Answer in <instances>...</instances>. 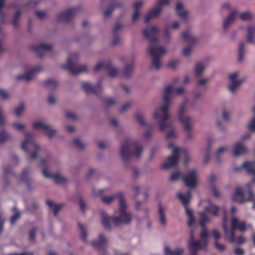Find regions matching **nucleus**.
I'll use <instances>...</instances> for the list:
<instances>
[{
    "mask_svg": "<svg viewBox=\"0 0 255 255\" xmlns=\"http://www.w3.org/2000/svg\"><path fill=\"white\" fill-rule=\"evenodd\" d=\"M231 223L233 229H239L241 232L246 231V224L244 221H240L237 218H232L231 219Z\"/></svg>",
    "mask_w": 255,
    "mask_h": 255,
    "instance_id": "nucleus-23",
    "label": "nucleus"
},
{
    "mask_svg": "<svg viewBox=\"0 0 255 255\" xmlns=\"http://www.w3.org/2000/svg\"><path fill=\"white\" fill-rule=\"evenodd\" d=\"M158 212H159V221L160 224L163 227H165L166 225V218L164 213V210L162 208L161 205L159 204L158 205Z\"/></svg>",
    "mask_w": 255,
    "mask_h": 255,
    "instance_id": "nucleus-32",
    "label": "nucleus"
},
{
    "mask_svg": "<svg viewBox=\"0 0 255 255\" xmlns=\"http://www.w3.org/2000/svg\"><path fill=\"white\" fill-rule=\"evenodd\" d=\"M209 79L208 78H202L199 79L197 82V85L198 86L203 87L204 89L207 88V84L209 82Z\"/></svg>",
    "mask_w": 255,
    "mask_h": 255,
    "instance_id": "nucleus-54",
    "label": "nucleus"
},
{
    "mask_svg": "<svg viewBox=\"0 0 255 255\" xmlns=\"http://www.w3.org/2000/svg\"><path fill=\"white\" fill-rule=\"evenodd\" d=\"M107 70L108 71V74L110 77H115L118 74V70L115 67L111 66L110 64Z\"/></svg>",
    "mask_w": 255,
    "mask_h": 255,
    "instance_id": "nucleus-53",
    "label": "nucleus"
},
{
    "mask_svg": "<svg viewBox=\"0 0 255 255\" xmlns=\"http://www.w3.org/2000/svg\"><path fill=\"white\" fill-rule=\"evenodd\" d=\"M78 200L79 202L80 209L83 212H84L87 207V204L81 196H79Z\"/></svg>",
    "mask_w": 255,
    "mask_h": 255,
    "instance_id": "nucleus-61",
    "label": "nucleus"
},
{
    "mask_svg": "<svg viewBox=\"0 0 255 255\" xmlns=\"http://www.w3.org/2000/svg\"><path fill=\"white\" fill-rule=\"evenodd\" d=\"M245 46V43L244 42H242L239 44L238 61L240 62L243 61L244 59V50Z\"/></svg>",
    "mask_w": 255,
    "mask_h": 255,
    "instance_id": "nucleus-45",
    "label": "nucleus"
},
{
    "mask_svg": "<svg viewBox=\"0 0 255 255\" xmlns=\"http://www.w3.org/2000/svg\"><path fill=\"white\" fill-rule=\"evenodd\" d=\"M168 4L169 0H158L156 5L147 13L144 18V22L147 23L152 18L157 17L160 14L163 7Z\"/></svg>",
    "mask_w": 255,
    "mask_h": 255,
    "instance_id": "nucleus-10",
    "label": "nucleus"
},
{
    "mask_svg": "<svg viewBox=\"0 0 255 255\" xmlns=\"http://www.w3.org/2000/svg\"><path fill=\"white\" fill-rule=\"evenodd\" d=\"M168 147L171 150L172 155L169 156L166 161L163 164V167L167 168L177 167L179 160L181 157L184 158L185 165L186 166L187 161L189 160L187 150L179 148L172 143H169Z\"/></svg>",
    "mask_w": 255,
    "mask_h": 255,
    "instance_id": "nucleus-4",
    "label": "nucleus"
},
{
    "mask_svg": "<svg viewBox=\"0 0 255 255\" xmlns=\"http://www.w3.org/2000/svg\"><path fill=\"white\" fill-rule=\"evenodd\" d=\"M243 82V81L241 80L231 82V84L229 86V90L232 93H235Z\"/></svg>",
    "mask_w": 255,
    "mask_h": 255,
    "instance_id": "nucleus-42",
    "label": "nucleus"
},
{
    "mask_svg": "<svg viewBox=\"0 0 255 255\" xmlns=\"http://www.w3.org/2000/svg\"><path fill=\"white\" fill-rule=\"evenodd\" d=\"M247 31V42L250 44H253L254 43V39L255 38V26L248 27Z\"/></svg>",
    "mask_w": 255,
    "mask_h": 255,
    "instance_id": "nucleus-31",
    "label": "nucleus"
},
{
    "mask_svg": "<svg viewBox=\"0 0 255 255\" xmlns=\"http://www.w3.org/2000/svg\"><path fill=\"white\" fill-rule=\"evenodd\" d=\"M125 27L124 25L121 23H116L113 28V32L114 35L118 34V33L122 31Z\"/></svg>",
    "mask_w": 255,
    "mask_h": 255,
    "instance_id": "nucleus-46",
    "label": "nucleus"
},
{
    "mask_svg": "<svg viewBox=\"0 0 255 255\" xmlns=\"http://www.w3.org/2000/svg\"><path fill=\"white\" fill-rule=\"evenodd\" d=\"M219 209V207L217 205L211 204L209 206L205 207L204 208V212H202L205 213L206 215V213H210L214 216H218Z\"/></svg>",
    "mask_w": 255,
    "mask_h": 255,
    "instance_id": "nucleus-30",
    "label": "nucleus"
},
{
    "mask_svg": "<svg viewBox=\"0 0 255 255\" xmlns=\"http://www.w3.org/2000/svg\"><path fill=\"white\" fill-rule=\"evenodd\" d=\"M143 152V148L136 141L129 139L125 141L121 146L120 154L124 162L127 163L132 155L139 158Z\"/></svg>",
    "mask_w": 255,
    "mask_h": 255,
    "instance_id": "nucleus-3",
    "label": "nucleus"
},
{
    "mask_svg": "<svg viewBox=\"0 0 255 255\" xmlns=\"http://www.w3.org/2000/svg\"><path fill=\"white\" fill-rule=\"evenodd\" d=\"M237 13V10L233 9L232 10L228 17L224 21L223 27L224 30H226L234 22Z\"/></svg>",
    "mask_w": 255,
    "mask_h": 255,
    "instance_id": "nucleus-25",
    "label": "nucleus"
},
{
    "mask_svg": "<svg viewBox=\"0 0 255 255\" xmlns=\"http://www.w3.org/2000/svg\"><path fill=\"white\" fill-rule=\"evenodd\" d=\"M42 173L46 178H52L56 184L64 183L67 182V179L60 173L51 174L48 172V167L44 166L42 169Z\"/></svg>",
    "mask_w": 255,
    "mask_h": 255,
    "instance_id": "nucleus-15",
    "label": "nucleus"
},
{
    "mask_svg": "<svg viewBox=\"0 0 255 255\" xmlns=\"http://www.w3.org/2000/svg\"><path fill=\"white\" fill-rule=\"evenodd\" d=\"M35 14L37 17L40 20L46 19L48 17V15L47 12L42 10L36 11Z\"/></svg>",
    "mask_w": 255,
    "mask_h": 255,
    "instance_id": "nucleus-52",
    "label": "nucleus"
},
{
    "mask_svg": "<svg viewBox=\"0 0 255 255\" xmlns=\"http://www.w3.org/2000/svg\"><path fill=\"white\" fill-rule=\"evenodd\" d=\"M182 175H182V174L178 171L174 172L171 174L169 180L172 182L176 181L179 178H182Z\"/></svg>",
    "mask_w": 255,
    "mask_h": 255,
    "instance_id": "nucleus-51",
    "label": "nucleus"
},
{
    "mask_svg": "<svg viewBox=\"0 0 255 255\" xmlns=\"http://www.w3.org/2000/svg\"><path fill=\"white\" fill-rule=\"evenodd\" d=\"M118 198L117 193L110 196H105L101 198L102 201L106 204H110L112 203L115 199Z\"/></svg>",
    "mask_w": 255,
    "mask_h": 255,
    "instance_id": "nucleus-37",
    "label": "nucleus"
},
{
    "mask_svg": "<svg viewBox=\"0 0 255 255\" xmlns=\"http://www.w3.org/2000/svg\"><path fill=\"white\" fill-rule=\"evenodd\" d=\"M227 220V216L226 215V212L224 214L223 217V228L224 231V233L225 234V238L228 239L231 243L235 242V231L236 229H233V226L231 225V231L230 232L228 229L227 225L226 224V222Z\"/></svg>",
    "mask_w": 255,
    "mask_h": 255,
    "instance_id": "nucleus-19",
    "label": "nucleus"
},
{
    "mask_svg": "<svg viewBox=\"0 0 255 255\" xmlns=\"http://www.w3.org/2000/svg\"><path fill=\"white\" fill-rule=\"evenodd\" d=\"M109 242L108 238L104 235L100 233L98 238L94 240L91 244L93 247L99 251L102 255H106L107 254L106 246Z\"/></svg>",
    "mask_w": 255,
    "mask_h": 255,
    "instance_id": "nucleus-11",
    "label": "nucleus"
},
{
    "mask_svg": "<svg viewBox=\"0 0 255 255\" xmlns=\"http://www.w3.org/2000/svg\"><path fill=\"white\" fill-rule=\"evenodd\" d=\"M253 110L254 113H255V106L253 108ZM248 128L251 131H255V116L250 121L248 125Z\"/></svg>",
    "mask_w": 255,
    "mask_h": 255,
    "instance_id": "nucleus-63",
    "label": "nucleus"
},
{
    "mask_svg": "<svg viewBox=\"0 0 255 255\" xmlns=\"http://www.w3.org/2000/svg\"><path fill=\"white\" fill-rule=\"evenodd\" d=\"M199 222L201 227L202 231L200 233V236L202 239L204 244L205 246L207 245V239L208 237V233L205 228V224L210 221L209 217L205 215V213L199 212Z\"/></svg>",
    "mask_w": 255,
    "mask_h": 255,
    "instance_id": "nucleus-12",
    "label": "nucleus"
},
{
    "mask_svg": "<svg viewBox=\"0 0 255 255\" xmlns=\"http://www.w3.org/2000/svg\"><path fill=\"white\" fill-rule=\"evenodd\" d=\"M101 216L102 225L104 226V228L107 230L111 231L112 229V227L110 222H111V221H113L114 222L113 219L115 217L112 218L111 217H109L104 211L101 212Z\"/></svg>",
    "mask_w": 255,
    "mask_h": 255,
    "instance_id": "nucleus-24",
    "label": "nucleus"
},
{
    "mask_svg": "<svg viewBox=\"0 0 255 255\" xmlns=\"http://www.w3.org/2000/svg\"><path fill=\"white\" fill-rule=\"evenodd\" d=\"M177 197L180 199L182 203L183 204L185 207L186 213L188 216V217L193 216L192 211L187 208V205L188 204L190 199L191 198V193L189 191L186 194L184 195L181 193H178L177 194Z\"/></svg>",
    "mask_w": 255,
    "mask_h": 255,
    "instance_id": "nucleus-18",
    "label": "nucleus"
},
{
    "mask_svg": "<svg viewBox=\"0 0 255 255\" xmlns=\"http://www.w3.org/2000/svg\"><path fill=\"white\" fill-rule=\"evenodd\" d=\"M134 119L140 126H144L146 125L143 115L141 113H136L134 116Z\"/></svg>",
    "mask_w": 255,
    "mask_h": 255,
    "instance_id": "nucleus-36",
    "label": "nucleus"
},
{
    "mask_svg": "<svg viewBox=\"0 0 255 255\" xmlns=\"http://www.w3.org/2000/svg\"><path fill=\"white\" fill-rule=\"evenodd\" d=\"M182 180L184 185L189 188H195L199 182V176L197 170L191 169L183 174Z\"/></svg>",
    "mask_w": 255,
    "mask_h": 255,
    "instance_id": "nucleus-9",
    "label": "nucleus"
},
{
    "mask_svg": "<svg viewBox=\"0 0 255 255\" xmlns=\"http://www.w3.org/2000/svg\"><path fill=\"white\" fill-rule=\"evenodd\" d=\"M173 89V87L171 85L165 87L163 93V104L157 109L153 114V118L158 122L160 130L161 131L165 129L168 130L166 133L167 138H175L176 135L175 128L172 124L168 122L171 117L168 110L172 104L171 99L172 96Z\"/></svg>",
    "mask_w": 255,
    "mask_h": 255,
    "instance_id": "nucleus-1",
    "label": "nucleus"
},
{
    "mask_svg": "<svg viewBox=\"0 0 255 255\" xmlns=\"http://www.w3.org/2000/svg\"><path fill=\"white\" fill-rule=\"evenodd\" d=\"M79 55L77 53L70 54L67 59V63L63 66V68H68L70 72L73 75L81 74L88 70V67L85 65L77 64L75 60Z\"/></svg>",
    "mask_w": 255,
    "mask_h": 255,
    "instance_id": "nucleus-8",
    "label": "nucleus"
},
{
    "mask_svg": "<svg viewBox=\"0 0 255 255\" xmlns=\"http://www.w3.org/2000/svg\"><path fill=\"white\" fill-rule=\"evenodd\" d=\"M242 167L246 169L248 174L253 175L255 179V162L246 161L242 164Z\"/></svg>",
    "mask_w": 255,
    "mask_h": 255,
    "instance_id": "nucleus-27",
    "label": "nucleus"
},
{
    "mask_svg": "<svg viewBox=\"0 0 255 255\" xmlns=\"http://www.w3.org/2000/svg\"><path fill=\"white\" fill-rule=\"evenodd\" d=\"M117 199H119L120 215L113 219L114 224L116 226L123 224H129L131 222L132 216L131 213L125 212L128 205L126 203L124 194L122 192L117 193Z\"/></svg>",
    "mask_w": 255,
    "mask_h": 255,
    "instance_id": "nucleus-5",
    "label": "nucleus"
},
{
    "mask_svg": "<svg viewBox=\"0 0 255 255\" xmlns=\"http://www.w3.org/2000/svg\"><path fill=\"white\" fill-rule=\"evenodd\" d=\"M214 244L215 247L219 251L223 252L226 250L225 245L220 243L218 241L215 240Z\"/></svg>",
    "mask_w": 255,
    "mask_h": 255,
    "instance_id": "nucleus-59",
    "label": "nucleus"
},
{
    "mask_svg": "<svg viewBox=\"0 0 255 255\" xmlns=\"http://www.w3.org/2000/svg\"><path fill=\"white\" fill-rule=\"evenodd\" d=\"M248 149L244 144L242 142H237L234 146L233 150V155L237 157L241 155L246 154Z\"/></svg>",
    "mask_w": 255,
    "mask_h": 255,
    "instance_id": "nucleus-22",
    "label": "nucleus"
},
{
    "mask_svg": "<svg viewBox=\"0 0 255 255\" xmlns=\"http://www.w3.org/2000/svg\"><path fill=\"white\" fill-rule=\"evenodd\" d=\"M130 170H131L132 178L134 180H136L137 178H139L140 173L137 167L135 166H132L130 168Z\"/></svg>",
    "mask_w": 255,
    "mask_h": 255,
    "instance_id": "nucleus-49",
    "label": "nucleus"
},
{
    "mask_svg": "<svg viewBox=\"0 0 255 255\" xmlns=\"http://www.w3.org/2000/svg\"><path fill=\"white\" fill-rule=\"evenodd\" d=\"M25 138L21 143V149L26 152L32 151L28 155L29 160H33L37 157L40 151L39 146L33 140V134L30 132H24Z\"/></svg>",
    "mask_w": 255,
    "mask_h": 255,
    "instance_id": "nucleus-6",
    "label": "nucleus"
},
{
    "mask_svg": "<svg viewBox=\"0 0 255 255\" xmlns=\"http://www.w3.org/2000/svg\"><path fill=\"white\" fill-rule=\"evenodd\" d=\"M9 138L10 135L6 131L4 130L0 131V143L7 141Z\"/></svg>",
    "mask_w": 255,
    "mask_h": 255,
    "instance_id": "nucleus-48",
    "label": "nucleus"
},
{
    "mask_svg": "<svg viewBox=\"0 0 255 255\" xmlns=\"http://www.w3.org/2000/svg\"><path fill=\"white\" fill-rule=\"evenodd\" d=\"M188 102V99L186 97L184 98L183 102L179 107L178 113V119L184 130H193L194 128V118L184 114Z\"/></svg>",
    "mask_w": 255,
    "mask_h": 255,
    "instance_id": "nucleus-7",
    "label": "nucleus"
},
{
    "mask_svg": "<svg viewBox=\"0 0 255 255\" xmlns=\"http://www.w3.org/2000/svg\"><path fill=\"white\" fill-rule=\"evenodd\" d=\"M240 18L244 21H250L254 18L253 13L250 11H246L240 13Z\"/></svg>",
    "mask_w": 255,
    "mask_h": 255,
    "instance_id": "nucleus-40",
    "label": "nucleus"
},
{
    "mask_svg": "<svg viewBox=\"0 0 255 255\" xmlns=\"http://www.w3.org/2000/svg\"><path fill=\"white\" fill-rule=\"evenodd\" d=\"M131 106V102H128L123 105L119 110V112L121 113H125L127 110L130 108Z\"/></svg>",
    "mask_w": 255,
    "mask_h": 255,
    "instance_id": "nucleus-64",
    "label": "nucleus"
},
{
    "mask_svg": "<svg viewBox=\"0 0 255 255\" xmlns=\"http://www.w3.org/2000/svg\"><path fill=\"white\" fill-rule=\"evenodd\" d=\"M39 207V204L37 202H32L27 206V208L29 211L31 212H36Z\"/></svg>",
    "mask_w": 255,
    "mask_h": 255,
    "instance_id": "nucleus-58",
    "label": "nucleus"
},
{
    "mask_svg": "<svg viewBox=\"0 0 255 255\" xmlns=\"http://www.w3.org/2000/svg\"><path fill=\"white\" fill-rule=\"evenodd\" d=\"M134 68V63L132 62L129 65H127L124 71V74L125 77H129L132 73Z\"/></svg>",
    "mask_w": 255,
    "mask_h": 255,
    "instance_id": "nucleus-38",
    "label": "nucleus"
},
{
    "mask_svg": "<svg viewBox=\"0 0 255 255\" xmlns=\"http://www.w3.org/2000/svg\"><path fill=\"white\" fill-rule=\"evenodd\" d=\"M123 5L121 3H118L114 6L111 7L105 10L103 12V15L105 18H107L109 17L112 14V11L114 10V9L116 7H122Z\"/></svg>",
    "mask_w": 255,
    "mask_h": 255,
    "instance_id": "nucleus-39",
    "label": "nucleus"
},
{
    "mask_svg": "<svg viewBox=\"0 0 255 255\" xmlns=\"http://www.w3.org/2000/svg\"><path fill=\"white\" fill-rule=\"evenodd\" d=\"M44 86L49 90L55 89L57 86V82L54 80H48L44 83Z\"/></svg>",
    "mask_w": 255,
    "mask_h": 255,
    "instance_id": "nucleus-43",
    "label": "nucleus"
},
{
    "mask_svg": "<svg viewBox=\"0 0 255 255\" xmlns=\"http://www.w3.org/2000/svg\"><path fill=\"white\" fill-rule=\"evenodd\" d=\"M82 88L86 93H93L99 96L103 90L102 80L98 82L96 87L88 82H84L82 84Z\"/></svg>",
    "mask_w": 255,
    "mask_h": 255,
    "instance_id": "nucleus-14",
    "label": "nucleus"
},
{
    "mask_svg": "<svg viewBox=\"0 0 255 255\" xmlns=\"http://www.w3.org/2000/svg\"><path fill=\"white\" fill-rule=\"evenodd\" d=\"M181 37L182 39L184 41L189 43L193 44L197 41L196 39L193 36V35L189 32H183L182 34Z\"/></svg>",
    "mask_w": 255,
    "mask_h": 255,
    "instance_id": "nucleus-33",
    "label": "nucleus"
},
{
    "mask_svg": "<svg viewBox=\"0 0 255 255\" xmlns=\"http://www.w3.org/2000/svg\"><path fill=\"white\" fill-rule=\"evenodd\" d=\"M10 95L8 92L3 89H0V98L3 100H7L10 98Z\"/></svg>",
    "mask_w": 255,
    "mask_h": 255,
    "instance_id": "nucleus-55",
    "label": "nucleus"
},
{
    "mask_svg": "<svg viewBox=\"0 0 255 255\" xmlns=\"http://www.w3.org/2000/svg\"><path fill=\"white\" fill-rule=\"evenodd\" d=\"M158 32L159 30L156 26L147 27L143 30V35L150 42L147 49L151 57V67L155 70H159L161 68L162 57L167 52L165 47L156 44L158 41Z\"/></svg>",
    "mask_w": 255,
    "mask_h": 255,
    "instance_id": "nucleus-2",
    "label": "nucleus"
},
{
    "mask_svg": "<svg viewBox=\"0 0 255 255\" xmlns=\"http://www.w3.org/2000/svg\"><path fill=\"white\" fill-rule=\"evenodd\" d=\"M30 171L29 169H28V168L24 169L23 170V172L21 174V180L23 182H25L28 187L30 184V179L28 177V175L30 173Z\"/></svg>",
    "mask_w": 255,
    "mask_h": 255,
    "instance_id": "nucleus-35",
    "label": "nucleus"
},
{
    "mask_svg": "<svg viewBox=\"0 0 255 255\" xmlns=\"http://www.w3.org/2000/svg\"><path fill=\"white\" fill-rule=\"evenodd\" d=\"M184 252L183 248H177L172 250L169 246H166L164 250L165 255H183Z\"/></svg>",
    "mask_w": 255,
    "mask_h": 255,
    "instance_id": "nucleus-26",
    "label": "nucleus"
},
{
    "mask_svg": "<svg viewBox=\"0 0 255 255\" xmlns=\"http://www.w3.org/2000/svg\"><path fill=\"white\" fill-rule=\"evenodd\" d=\"M42 67L38 66L34 67L24 74H21L15 77L17 81H21L25 82H29L32 81L35 75L42 70Z\"/></svg>",
    "mask_w": 255,
    "mask_h": 255,
    "instance_id": "nucleus-13",
    "label": "nucleus"
},
{
    "mask_svg": "<svg viewBox=\"0 0 255 255\" xmlns=\"http://www.w3.org/2000/svg\"><path fill=\"white\" fill-rule=\"evenodd\" d=\"M31 48L35 52L38 57L42 58L46 53L52 50V46L50 44L41 43L37 46H32Z\"/></svg>",
    "mask_w": 255,
    "mask_h": 255,
    "instance_id": "nucleus-16",
    "label": "nucleus"
},
{
    "mask_svg": "<svg viewBox=\"0 0 255 255\" xmlns=\"http://www.w3.org/2000/svg\"><path fill=\"white\" fill-rule=\"evenodd\" d=\"M14 209L15 210L16 213L14 215H12L10 219V222L12 225L15 223V222L17 221V220L19 218L20 216V213L17 211V209L14 208Z\"/></svg>",
    "mask_w": 255,
    "mask_h": 255,
    "instance_id": "nucleus-62",
    "label": "nucleus"
},
{
    "mask_svg": "<svg viewBox=\"0 0 255 255\" xmlns=\"http://www.w3.org/2000/svg\"><path fill=\"white\" fill-rule=\"evenodd\" d=\"M21 12L20 10H18L14 15L12 21V24L15 27L17 28L19 25V20L21 15Z\"/></svg>",
    "mask_w": 255,
    "mask_h": 255,
    "instance_id": "nucleus-47",
    "label": "nucleus"
},
{
    "mask_svg": "<svg viewBox=\"0 0 255 255\" xmlns=\"http://www.w3.org/2000/svg\"><path fill=\"white\" fill-rule=\"evenodd\" d=\"M176 10L178 16L182 19L186 20L188 12L184 8L183 5L181 2H178L176 6Z\"/></svg>",
    "mask_w": 255,
    "mask_h": 255,
    "instance_id": "nucleus-29",
    "label": "nucleus"
},
{
    "mask_svg": "<svg viewBox=\"0 0 255 255\" xmlns=\"http://www.w3.org/2000/svg\"><path fill=\"white\" fill-rule=\"evenodd\" d=\"M73 142L74 145L80 149H83L86 146V144L79 139H74Z\"/></svg>",
    "mask_w": 255,
    "mask_h": 255,
    "instance_id": "nucleus-56",
    "label": "nucleus"
},
{
    "mask_svg": "<svg viewBox=\"0 0 255 255\" xmlns=\"http://www.w3.org/2000/svg\"><path fill=\"white\" fill-rule=\"evenodd\" d=\"M249 197L247 198V202L250 201L253 203L252 208L255 209V195L252 190L249 189L248 191Z\"/></svg>",
    "mask_w": 255,
    "mask_h": 255,
    "instance_id": "nucleus-50",
    "label": "nucleus"
},
{
    "mask_svg": "<svg viewBox=\"0 0 255 255\" xmlns=\"http://www.w3.org/2000/svg\"><path fill=\"white\" fill-rule=\"evenodd\" d=\"M109 63L106 61H99L95 65L94 71L95 72H99L101 71L107 70Z\"/></svg>",
    "mask_w": 255,
    "mask_h": 255,
    "instance_id": "nucleus-34",
    "label": "nucleus"
},
{
    "mask_svg": "<svg viewBox=\"0 0 255 255\" xmlns=\"http://www.w3.org/2000/svg\"><path fill=\"white\" fill-rule=\"evenodd\" d=\"M204 70V66L202 64H198L195 67V74L197 76L200 75Z\"/></svg>",
    "mask_w": 255,
    "mask_h": 255,
    "instance_id": "nucleus-60",
    "label": "nucleus"
},
{
    "mask_svg": "<svg viewBox=\"0 0 255 255\" xmlns=\"http://www.w3.org/2000/svg\"><path fill=\"white\" fill-rule=\"evenodd\" d=\"M24 106L23 104H21L19 107L15 109L14 114L17 117H19L23 113L24 111Z\"/></svg>",
    "mask_w": 255,
    "mask_h": 255,
    "instance_id": "nucleus-57",
    "label": "nucleus"
},
{
    "mask_svg": "<svg viewBox=\"0 0 255 255\" xmlns=\"http://www.w3.org/2000/svg\"><path fill=\"white\" fill-rule=\"evenodd\" d=\"M44 129L47 135L49 138H52L56 133V130L53 129L51 126L47 124L45 127H44Z\"/></svg>",
    "mask_w": 255,
    "mask_h": 255,
    "instance_id": "nucleus-41",
    "label": "nucleus"
},
{
    "mask_svg": "<svg viewBox=\"0 0 255 255\" xmlns=\"http://www.w3.org/2000/svg\"><path fill=\"white\" fill-rule=\"evenodd\" d=\"M232 200L240 204L247 202V199L244 197V192L243 188L239 186L236 188L232 197Z\"/></svg>",
    "mask_w": 255,
    "mask_h": 255,
    "instance_id": "nucleus-20",
    "label": "nucleus"
},
{
    "mask_svg": "<svg viewBox=\"0 0 255 255\" xmlns=\"http://www.w3.org/2000/svg\"><path fill=\"white\" fill-rule=\"evenodd\" d=\"M46 204L49 207V209L53 211L54 216L56 217L59 212L65 206V204H56L50 200H46Z\"/></svg>",
    "mask_w": 255,
    "mask_h": 255,
    "instance_id": "nucleus-21",
    "label": "nucleus"
},
{
    "mask_svg": "<svg viewBox=\"0 0 255 255\" xmlns=\"http://www.w3.org/2000/svg\"><path fill=\"white\" fill-rule=\"evenodd\" d=\"M77 8H69L66 10L58 13L57 15V19L58 20L69 21L76 13Z\"/></svg>",
    "mask_w": 255,
    "mask_h": 255,
    "instance_id": "nucleus-17",
    "label": "nucleus"
},
{
    "mask_svg": "<svg viewBox=\"0 0 255 255\" xmlns=\"http://www.w3.org/2000/svg\"><path fill=\"white\" fill-rule=\"evenodd\" d=\"M78 225L81 232L82 239L84 242H86L87 236L86 229L85 226L80 223H78Z\"/></svg>",
    "mask_w": 255,
    "mask_h": 255,
    "instance_id": "nucleus-44",
    "label": "nucleus"
},
{
    "mask_svg": "<svg viewBox=\"0 0 255 255\" xmlns=\"http://www.w3.org/2000/svg\"><path fill=\"white\" fill-rule=\"evenodd\" d=\"M189 246L191 249V250L193 252H196L199 251L202 248L205 246L203 241L198 240L195 241V240L192 242H189Z\"/></svg>",
    "mask_w": 255,
    "mask_h": 255,
    "instance_id": "nucleus-28",
    "label": "nucleus"
}]
</instances>
